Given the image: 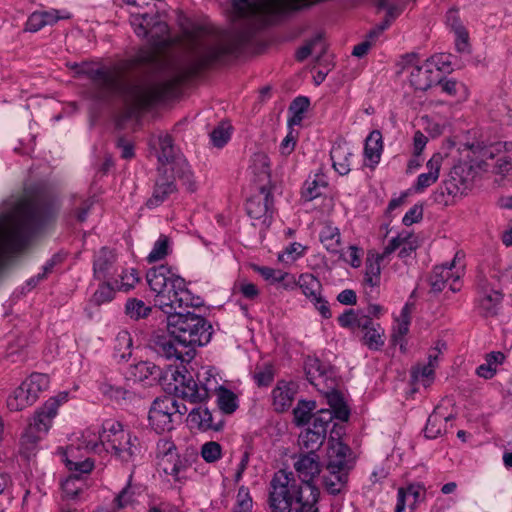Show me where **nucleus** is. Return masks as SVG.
<instances>
[{
	"mask_svg": "<svg viewBox=\"0 0 512 512\" xmlns=\"http://www.w3.org/2000/svg\"><path fill=\"white\" fill-rule=\"evenodd\" d=\"M232 4L239 17L253 19V27L233 33L220 32L202 25L184 28V46L189 64L170 79L130 81L122 73L108 68L92 69L77 63L71 65V68L89 77L95 89V98L103 100L117 95L126 106L128 115L132 116L172 94L180 83L200 69L237 53L251 40L257 27L268 25L275 19V0H232Z\"/></svg>",
	"mask_w": 512,
	"mask_h": 512,
	"instance_id": "f257e3e1",
	"label": "nucleus"
},
{
	"mask_svg": "<svg viewBox=\"0 0 512 512\" xmlns=\"http://www.w3.org/2000/svg\"><path fill=\"white\" fill-rule=\"evenodd\" d=\"M146 279L150 289L155 293V306L165 314L200 304L199 299L195 300L186 288L185 280L168 266L160 265L151 268L146 274Z\"/></svg>",
	"mask_w": 512,
	"mask_h": 512,
	"instance_id": "f03ea898",
	"label": "nucleus"
},
{
	"mask_svg": "<svg viewBox=\"0 0 512 512\" xmlns=\"http://www.w3.org/2000/svg\"><path fill=\"white\" fill-rule=\"evenodd\" d=\"M84 437L87 441L86 448L94 452H100L104 449L124 463L134 461L140 451L138 438L124 430L123 426L114 420H106L102 424V429L99 431L97 438L88 439L90 430L86 431Z\"/></svg>",
	"mask_w": 512,
	"mask_h": 512,
	"instance_id": "7ed1b4c3",
	"label": "nucleus"
},
{
	"mask_svg": "<svg viewBox=\"0 0 512 512\" xmlns=\"http://www.w3.org/2000/svg\"><path fill=\"white\" fill-rule=\"evenodd\" d=\"M167 329L182 348H192L193 355L196 346L206 345L212 337V326L205 318L180 310L167 314Z\"/></svg>",
	"mask_w": 512,
	"mask_h": 512,
	"instance_id": "20e7f679",
	"label": "nucleus"
},
{
	"mask_svg": "<svg viewBox=\"0 0 512 512\" xmlns=\"http://www.w3.org/2000/svg\"><path fill=\"white\" fill-rule=\"evenodd\" d=\"M130 22L135 33L140 37H147L148 43L155 51H160L170 44L168 26L156 14L151 15L147 11L132 12Z\"/></svg>",
	"mask_w": 512,
	"mask_h": 512,
	"instance_id": "39448f33",
	"label": "nucleus"
},
{
	"mask_svg": "<svg viewBox=\"0 0 512 512\" xmlns=\"http://www.w3.org/2000/svg\"><path fill=\"white\" fill-rule=\"evenodd\" d=\"M298 482L293 472L277 471L269 486L268 505L271 512H291Z\"/></svg>",
	"mask_w": 512,
	"mask_h": 512,
	"instance_id": "423d86ee",
	"label": "nucleus"
},
{
	"mask_svg": "<svg viewBox=\"0 0 512 512\" xmlns=\"http://www.w3.org/2000/svg\"><path fill=\"white\" fill-rule=\"evenodd\" d=\"M57 414V401L48 400L44 406L35 413L22 436L21 444L27 452H32L38 441L47 434L53 418Z\"/></svg>",
	"mask_w": 512,
	"mask_h": 512,
	"instance_id": "0eeeda50",
	"label": "nucleus"
},
{
	"mask_svg": "<svg viewBox=\"0 0 512 512\" xmlns=\"http://www.w3.org/2000/svg\"><path fill=\"white\" fill-rule=\"evenodd\" d=\"M485 159L481 157V161L476 165L471 162H460L454 165L448 177L444 180L445 189L449 196L464 194L471 189L479 170H487L489 166L483 163Z\"/></svg>",
	"mask_w": 512,
	"mask_h": 512,
	"instance_id": "6e6552de",
	"label": "nucleus"
},
{
	"mask_svg": "<svg viewBox=\"0 0 512 512\" xmlns=\"http://www.w3.org/2000/svg\"><path fill=\"white\" fill-rule=\"evenodd\" d=\"M157 458L159 469L172 476L175 481L184 478L186 470L191 466L188 456H180L174 443L164 438L157 442Z\"/></svg>",
	"mask_w": 512,
	"mask_h": 512,
	"instance_id": "1a4fd4ad",
	"label": "nucleus"
},
{
	"mask_svg": "<svg viewBox=\"0 0 512 512\" xmlns=\"http://www.w3.org/2000/svg\"><path fill=\"white\" fill-rule=\"evenodd\" d=\"M159 146L160 153L158 160L163 164H171V172L173 173L174 178H179L183 181V184L187 186V189L194 191L195 185L190 167L184 158L175 154V149L171 137L169 135L160 137Z\"/></svg>",
	"mask_w": 512,
	"mask_h": 512,
	"instance_id": "9d476101",
	"label": "nucleus"
},
{
	"mask_svg": "<svg viewBox=\"0 0 512 512\" xmlns=\"http://www.w3.org/2000/svg\"><path fill=\"white\" fill-rule=\"evenodd\" d=\"M403 69L409 73L410 84L420 91H426L435 82L434 68L440 63L435 57L419 64L415 54H409L402 59Z\"/></svg>",
	"mask_w": 512,
	"mask_h": 512,
	"instance_id": "9b49d317",
	"label": "nucleus"
},
{
	"mask_svg": "<svg viewBox=\"0 0 512 512\" xmlns=\"http://www.w3.org/2000/svg\"><path fill=\"white\" fill-rule=\"evenodd\" d=\"M470 149L485 160V166H491L488 160L496 159L493 165L494 172L497 174L512 173V143H495L490 146L481 147L480 144H472Z\"/></svg>",
	"mask_w": 512,
	"mask_h": 512,
	"instance_id": "f8f14e48",
	"label": "nucleus"
},
{
	"mask_svg": "<svg viewBox=\"0 0 512 512\" xmlns=\"http://www.w3.org/2000/svg\"><path fill=\"white\" fill-rule=\"evenodd\" d=\"M174 380L176 382L175 392L183 400L198 404L209 398V389L206 385H199L189 372L182 373L177 370L174 374Z\"/></svg>",
	"mask_w": 512,
	"mask_h": 512,
	"instance_id": "ddd939ff",
	"label": "nucleus"
},
{
	"mask_svg": "<svg viewBox=\"0 0 512 512\" xmlns=\"http://www.w3.org/2000/svg\"><path fill=\"white\" fill-rule=\"evenodd\" d=\"M151 346L158 355L167 359L175 358L182 362H188L194 357L193 349L182 348L171 333L154 335L151 339Z\"/></svg>",
	"mask_w": 512,
	"mask_h": 512,
	"instance_id": "4468645a",
	"label": "nucleus"
},
{
	"mask_svg": "<svg viewBox=\"0 0 512 512\" xmlns=\"http://www.w3.org/2000/svg\"><path fill=\"white\" fill-rule=\"evenodd\" d=\"M320 491L312 483H298L293 500L294 512H319Z\"/></svg>",
	"mask_w": 512,
	"mask_h": 512,
	"instance_id": "2eb2a0df",
	"label": "nucleus"
},
{
	"mask_svg": "<svg viewBox=\"0 0 512 512\" xmlns=\"http://www.w3.org/2000/svg\"><path fill=\"white\" fill-rule=\"evenodd\" d=\"M116 255L115 253L103 247L94 256L93 273L97 280H113L115 279Z\"/></svg>",
	"mask_w": 512,
	"mask_h": 512,
	"instance_id": "dca6fc26",
	"label": "nucleus"
},
{
	"mask_svg": "<svg viewBox=\"0 0 512 512\" xmlns=\"http://www.w3.org/2000/svg\"><path fill=\"white\" fill-rule=\"evenodd\" d=\"M272 195L264 186L260 188L259 193L250 197L246 203L247 214L253 219H263L266 223L271 213Z\"/></svg>",
	"mask_w": 512,
	"mask_h": 512,
	"instance_id": "f3484780",
	"label": "nucleus"
},
{
	"mask_svg": "<svg viewBox=\"0 0 512 512\" xmlns=\"http://www.w3.org/2000/svg\"><path fill=\"white\" fill-rule=\"evenodd\" d=\"M350 454V448L340 441H332L328 450L329 472H346L351 469L347 456Z\"/></svg>",
	"mask_w": 512,
	"mask_h": 512,
	"instance_id": "a211bd4d",
	"label": "nucleus"
},
{
	"mask_svg": "<svg viewBox=\"0 0 512 512\" xmlns=\"http://www.w3.org/2000/svg\"><path fill=\"white\" fill-rule=\"evenodd\" d=\"M439 354L440 350L434 348L428 355V363H419L412 368L411 378L414 384H421L424 387L430 386L434 380Z\"/></svg>",
	"mask_w": 512,
	"mask_h": 512,
	"instance_id": "6ab92c4d",
	"label": "nucleus"
},
{
	"mask_svg": "<svg viewBox=\"0 0 512 512\" xmlns=\"http://www.w3.org/2000/svg\"><path fill=\"white\" fill-rule=\"evenodd\" d=\"M294 468L301 479V483H312V480L321 471L319 456L313 452L300 454L294 463Z\"/></svg>",
	"mask_w": 512,
	"mask_h": 512,
	"instance_id": "aec40b11",
	"label": "nucleus"
},
{
	"mask_svg": "<svg viewBox=\"0 0 512 512\" xmlns=\"http://www.w3.org/2000/svg\"><path fill=\"white\" fill-rule=\"evenodd\" d=\"M501 302L502 294L500 291L486 285L482 286L477 306L479 314L486 318L497 315Z\"/></svg>",
	"mask_w": 512,
	"mask_h": 512,
	"instance_id": "412c9836",
	"label": "nucleus"
},
{
	"mask_svg": "<svg viewBox=\"0 0 512 512\" xmlns=\"http://www.w3.org/2000/svg\"><path fill=\"white\" fill-rule=\"evenodd\" d=\"M160 376V368L149 361H140L131 365L126 373L128 380L134 382H146L151 385Z\"/></svg>",
	"mask_w": 512,
	"mask_h": 512,
	"instance_id": "4be33fe9",
	"label": "nucleus"
},
{
	"mask_svg": "<svg viewBox=\"0 0 512 512\" xmlns=\"http://www.w3.org/2000/svg\"><path fill=\"white\" fill-rule=\"evenodd\" d=\"M443 160L444 157L440 153H435L429 159V161L426 164L428 172L420 174L414 185V189L416 192L424 191L426 188L430 187L438 180Z\"/></svg>",
	"mask_w": 512,
	"mask_h": 512,
	"instance_id": "5701e85b",
	"label": "nucleus"
},
{
	"mask_svg": "<svg viewBox=\"0 0 512 512\" xmlns=\"http://www.w3.org/2000/svg\"><path fill=\"white\" fill-rule=\"evenodd\" d=\"M174 178L162 175L155 183L152 196L147 200L146 205L149 208H155L161 205L168 197L176 192Z\"/></svg>",
	"mask_w": 512,
	"mask_h": 512,
	"instance_id": "b1692460",
	"label": "nucleus"
},
{
	"mask_svg": "<svg viewBox=\"0 0 512 512\" xmlns=\"http://www.w3.org/2000/svg\"><path fill=\"white\" fill-rule=\"evenodd\" d=\"M295 394L293 384L279 381L272 391L274 409L278 412L286 411L292 405Z\"/></svg>",
	"mask_w": 512,
	"mask_h": 512,
	"instance_id": "393cba45",
	"label": "nucleus"
},
{
	"mask_svg": "<svg viewBox=\"0 0 512 512\" xmlns=\"http://www.w3.org/2000/svg\"><path fill=\"white\" fill-rule=\"evenodd\" d=\"M319 239L328 252L334 255H339L340 258L342 257L341 235L337 227L325 224L320 231Z\"/></svg>",
	"mask_w": 512,
	"mask_h": 512,
	"instance_id": "a878e982",
	"label": "nucleus"
},
{
	"mask_svg": "<svg viewBox=\"0 0 512 512\" xmlns=\"http://www.w3.org/2000/svg\"><path fill=\"white\" fill-rule=\"evenodd\" d=\"M424 494V489L419 484H411L406 488H399L397 495V504L395 512H402L405 509L406 502L413 508Z\"/></svg>",
	"mask_w": 512,
	"mask_h": 512,
	"instance_id": "bb28decb",
	"label": "nucleus"
},
{
	"mask_svg": "<svg viewBox=\"0 0 512 512\" xmlns=\"http://www.w3.org/2000/svg\"><path fill=\"white\" fill-rule=\"evenodd\" d=\"M452 418L451 415H444L440 407H436L429 416L424 429L425 437L435 439L442 434L446 428V423Z\"/></svg>",
	"mask_w": 512,
	"mask_h": 512,
	"instance_id": "cd10ccee",
	"label": "nucleus"
},
{
	"mask_svg": "<svg viewBox=\"0 0 512 512\" xmlns=\"http://www.w3.org/2000/svg\"><path fill=\"white\" fill-rule=\"evenodd\" d=\"M364 332L362 341L370 350H380L384 346V329L380 324L370 318L367 328H361Z\"/></svg>",
	"mask_w": 512,
	"mask_h": 512,
	"instance_id": "c85d7f7f",
	"label": "nucleus"
},
{
	"mask_svg": "<svg viewBox=\"0 0 512 512\" xmlns=\"http://www.w3.org/2000/svg\"><path fill=\"white\" fill-rule=\"evenodd\" d=\"M352 153L348 147L342 144H336L332 147L330 157L333 163L334 169L340 175H346L350 171V157Z\"/></svg>",
	"mask_w": 512,
	"mask_h": 512,
	"instance_id": "c756f323",
	"label": "nucleus"
},
{
	"mask_svg": "<svg viewBox=\"0 0 512 512\" xmlns=\"http://www.w3.org/2000/svg\"><path fill=\"white\" fill-rule=\"evenodd\" d=\"M383 151L382 135L380 131H372L366 138L364 155L372 165L378 164Z\"/></svg>",
	"mask_w": 512,
	"mask_h": 512,
	"instance_id": "7c9ffc66",
	"label": "nucleus"
},
{
	"mask_svg": "<svg viewBox=\"0 0 512 512\" xmlns=\"http://www.w3.org/2000/svg\"><path fill=\"white\" fill-rule=\"evenodd\" d=\"M338 322L340 326L355 331L356 329L367 328L370 317L361 311L349 309L338 317Z\"/></svg>",
	"mask_w": 512,
	"mask_h": 512,
	"instance_id": "2f4dec72",
	"label": "nucleus"
},
{
	"mask_svg": "<svg viewBox=\"0 0 512 512\" xmlns=\"http://www.w3.org/2000/svg\"><path fill=\"white\" fill-rule=\"evenodd\" d=\"M260 275L270 283H282L286 289H294L296 280L294 276L282 270H276L269 267H257Z\"/></svg>",
	"mask_w": 512,
	"mask_h": 512,
	"instance_id": "473e14b6",
	"label": "nucleus"
},
{
	"mask_svg": "<svg viewBox=\"0 0 512 512\" xmlns=\"http://www.w3.org/2000/svg\"><path fill=\"white\" fill-rule=\"evenodd\" d=\"M149 411H155L160 414H165L172 417L178 414L179 417H181L188 410L187 408H184V410H179L178 400H176L173 396H164L162 398L155 399Z\"/></svg>",
	"mask_w": 512,
	"mask_h": 512,
	"instance_id": "72a5a7b5",
	"label": "nucleus"
},
{
	"mask_svg": "<svg viewBox=\"0 0 512 512\" xmlns=\"http://www.w3.org/2000/svg\"><path fill=\"white\" fill-rule=\"evenodd\" d=\"M504 359L505 355L499 351L487 354L485 362L476 369L477 375L485 379H491L496 374L498 366L503 363Z\"/></svg>",
	"mask_w": 512,
	"mask_h": 512,
	"instance_id": "f704fd0d",
	"label": "nucleus"
},
{
	"mask_svg": "<svg viewBox=\"0 0 512 512\" xmlns=\"http://www.w3.org/2000/svg\"><path fill=\"white\" fill-rule=\"evenodd\" d=\"M326 435L323 431H317L316 429L309 427L299 436V443L301 447L308 450L307 453H316V450L323 444Z\"/></svg>",
	"mask_w": 512,
	"mask_h": 512,
	"instance_id": "c9c22d12",
	"label": "nucleus"
},
{
	"mask_svg": "<svg viewBox=\"0 0 512 512\" xmlns=\"http://www.w3.org/2000/svg\"><path fill=\"white\" fill-rule=\"evenodd\" d=\"M35 402L34 399H31L30 394H28V390L24 387V384L16 388L13 393L7 399V407L11 411H20Z\"/></svg>",
	"mask_w": 512,
	"mask_h": 512,
	"instance_id": "e433bc0d",
	"label": "nucleus"
},
{
	"mask_svg": "<svg viewBox=\"0 0 512 512\" xmlns=\"http://www.w3.org/2000/svg\"><path fill=\"white\" fill-rule=\"evenodd\" d=\"M299 287L303 294L309 298L311 301L316 299L320 295L321 283L320 281L312 274L306 273L302 274L299 277V280L296 281L295 287Z\"/></svg>",
	"mask_w": 512,
	"mask_h": 512,
	"instance_id": "4c0bfd02",
	"label": "nucleus"
},
{
	"mask_svg": "<svg viewBox=\"0 0 512 512\" xmlns=\"http://www.w3.org/2000/svg\"><path fill=\"white\" fill-rule=\"evenodd\" d=\"M28 390L31 399L37 400L39 393L46 390L49 386V377L42 373H33L25 381L22 382Z\"/></svg>",
	"mask_w": 512,
	"mask_h": 512,
	"instance_id": "58836bf2",
	"label": "nucleus"
},
{
	"mask_svg": "<svg viewBox=\"0 0 512 512\" xmlns=\"http://www.w3.org/2000/svg\"><path fill=\"white\" fill-rule=\"evenodd\" d=\"M132 344L133 341L130 333L127 331H120L115 338V357L119 358L120 360H127L132 354Z\"/></svg>",
	"mask_w": 512,
	"mask_h": 512,
	"instance_id": "ea45409f",
	"label": "nucleus"
},
{
	"mask_svg": "<svg viewBox=\"0 0 512 512\" xmlns=\"http://www.w3.org/2000/svg\"><path fill=\"white\" fill-rule=\"evenodd\" d=\"M452 266H437L430 276V285L432 291L441 292L448 280L452 277Z\"/></svg>",
	"mask_w": 512,
	"mask_h": 512,
	"instance_id": "a19ab883",
	"label": "nucleus"
},
{
	"mask_svg": "<svg viewBox=\"0 0 512 512\" xmlns=\"http://www.w3.org/2000/svg\"><path fill=\"white\" fill-rule=\"evenodd\" d=\"M98 289L93 294V302L97 305L107 303L113 300L115 292L118 291L115 285V280H102Z\"/></svg>",
	"mask_w": 512,
	"mask_h": 512,
	"instance_id": "79ce46f5",
	"label": "nucleus"
},
{
	"mask_svg": "<svg viewBox=\"0 0 512 512\" xmlns=\"http://www.w3.org/2000/svg\"><path fill=\"white\" fill-rule=\"evenodd\" d=\"M151 312V307L142 300L129 298L125 304V313L132 320L146 318Z\"/></svg>",
	"mask_w": 512,
	"mask_h": 512,
	"instance_id": "37998d69",
	"label": "nucleus"
},
{
	"mask_svg": "<svg viewBox=\"0 0 512 512\" xmlns=\"http://www.w3.org/2000/svg\"><path fill=\"white\" fill-rule=\"evenodd\" d=\"M326 188V182L323 177L315 175L313 179H308L302 189V197L305 201H312L322 194Z\"/></svg>",
	"mask_w": 512,
	"mask_h": 512,
	"instance_id": "c03bdc74",
	"label": "nucleus"
},
{
	"mask_svg": "<svg viewBox=\"0 0 512 512\" xmlns=\"http://www.w3.org/2000/svg\"><path fill=\"white\" fill-rule=\"evenodd\" d=\"M380 261L382 260L378 257L375 259L368 257L366 260L364 283L370 287L378 286L380 283Z\"/></svg>",
	"mask_w": 512,
	"mask_h": 512,
	"instance_id": "a18cd8bd",
	"label": "nucleus"
},
{
	"mask_svg": "<svg viewBox=\"0 0 512 512\" xmlns=\"http://www.w3.org/2000/svg\"><path fill=\"white\" fill-rule=\"evenodd\" d=\"M148 419L151 427L157 433L170 431L173 428L174 417L172 416L160 414L155 411H149Z\"/></svg>",
	"mask_w": 512,
	"mask_h": 512,
	"instance_id": "49530a36",
	"label": "nucleus"
},
{
	"mask_svg": "<svg viewBox=\"0 0 512 512\" xmlns=\"http://www.w3.org/2000/svg\"><path fill=\"white\" fill-rule=\"evenodd\" d=\"M348 480V473L346 472H330V475L325 477L324 484L330 494H339L345 487Z\"/></svg>",
	"mask_w": 512,
	"mask_h": 512,
	"instance_id": "de8ad7c7",
	"label": "nucleus"
},
{
	"mask_svg": "<svg viewBox=\"0 0 512 512\" xmlns=\"http://www.w3.org/2000/svg\"><path fill=\"white\" fill-rule=\"evenodd\" d=\"M218 406L224 413L231 414L237 408L236 395L223 387H220L217 393Z\"/></svg>",
	"mask_w": 512,
	"mask_h": 512,
	"instance_id": "09e8293b",
	"label": "nucleus"
},
{
	"mask_svg": "<svg viewBox=\"0 0 512 512\" xmlns=\"http://www.w3.org/2000/svg\"><path fill=\"white\" fill-rule=\"evenodd\" d=\"M170 251V239L166 235H160L155 242L152 251L147 256L149 263L164 259Z\"/></svg>",
	"mask_w": 512,
	"mask_h": 512,
	"instance_id": "8fccbe9b",
	"label": "nucleus"
},
{
	"mask_svg": "<svg viewBox=\"0 0 512 512\" xmlns=\"http://www.w3.org/2000/svg\"><path fill=\"white\" fill-rule=\"evenodd\" d=\"M114 280L118 291L127 292L134 288L136 283L139 281V277L134 269H131L129 272L122 270Z\"/></svg>",
	"mask_w": 512,
	"mask_h": 512,
	"instance_id": "3c124183",
	"label": "nucleus"
},
{
	"mask_svg": "<svg viewBox=\"0 0 512 512\" xmlns=\"http://www.w3.org/2000/svg\"><path fill=\"white\" fill-rule=\"evenodd\" d=\"M409 324V305L406 304L401 312V320L398 321L397 326L393 329L392 341L394 344H398L399 341L408 333Z\"/></svg>",
	"mask_w": 512,
	"mask_h": 512,
	"instance_id": "603ef678",
	"label": "nucleus"
},
{
	"mask_svg": "<svg viewBox=\"0 0 512 512\" xmlns=\"http://www.w3.org/2000/svg\"><path fill=\"white\" fill-rule=\"evenodd\" d=\"M314 401H300L297 407L294 409V417L298 425H303L309 422L311 412L315 409Z\"/></svg>",
	"mask_w": 512,
	"mask_h": 512,
	"instance_id": "864d4df0",
	"label": "nucleus"
},
{
	"mask_svg": "<svg viewBox=\"0 0 512 512\" xmlns=\"http://www.w3.org/2000/svg\"><path fill=\"white\" fill-rule=\"evenodd\" d=\"M252 504L253 502L249 489L245 486H241L238 489L236 504L233 512H251Z\"/></svg>",
	"mask_w": 512,
	"mask_h": 512,
	"instance_id": "5fc2aeb1",
	"label": "nucleus"
},
{
	"mask_svg": "<svg viewBox=\"0 0 512 512\" xmlns=\"http://www.w3.org/2000/svg\"><path fill=\"white\" fill-rule=\"evenodd\" d=\"M313 422L311 427L317 431H323L326 435L327 428L330 422L333 420V413L330 409H321L315 415L312 416Z\"/></svg>",
	"mask_w": 512,
	"mask_h": 512,
	"instance_id": "6e6d98bb",
	"label": "nucleus"
},
{
	"mask_svg": "<svg viewBox=\"0 0 512 512\" xmlns=\"http://www.w3.org/2000/svg\"><path fill=\"white\" fill-rule=\"evenodd\" d=\"M201 455L206 462L212 463L221 457V446L219 443L210 441L205 443L201 449Z\"/></svg>",
	"mask_w": 512,
	"mask_h": 512,
	"instance_id": "4d7b16f0",
	"label": "nucleus"
},
{
	"mask_svg": "<svg viewBox=\"0 0 512 512\" xmlns=\"http://www.w3.org/2000/svg\"><path fill=\"white\" fill-rule=\"evenodd\" d=\"M229 138V127L224 124L219 125L211 132V140L216 147H223L228 142Z\"/></svg>",
	"mask_w": 512,
	"mask_h": 512,
	"instance_id": "13d9d810",
	"label": "nucleus"
},
{
	"mask_svg": "<svg viewBox=\"0 0 512 512\" xmlns=\"http://www.w3.org/2000/svg\"><path fill=\"white\" fill-rule=\"evenodd\" d=\"M254 379L258 386H268L274 379V370L271 365H265L258 369L254 374Z\"/></svg>",
	"mask_w": 512,
	"mask_h": 512,
	"instance_id": "bf43d9fd",
	"label": "nucleus"
},
{
	"mask_svg": "<svg viewBox=\"0 0 512 512\" xmlns=\"http://www.w3.org/2000/svg\"><path fill=\"white\" fill-rule=\"evenodd\" d=\"M305 247L300 243L290 244L285 251L279 255L280 261H294L303 255Z\"/></svg>",
	"mask_w": 512,
	"mask_h": 512,
	"instance_id": "052dcab7",
	"label": "nucleus"
},
{
	"mask_svg": "<svg viewBox=\"0 0 512 512\" xmlns=\"http://www.w3.org/2000/svg\"><path fill=\"white\" fill-rule=\"evenodd\" d=\"M235 289L240 292L243 297L250 300L255 299L259 294L256 285L250 282L239 281L235 284Z\"/></svg>",
	"mask_w": 512,
	"mask_h": 512,
	"instance_id": "680f3d73",
	"label": "nucleus"
},
{
	"mask_svg": "<svg viewBox=\"0 0 512 512\" xmlns=\"http://www.w3.org/2000/svg\"><path fill=\"white\" fill-rule=\"evenodd\" d=\"M307 379L309 382L315 386H318L317 382L320 378L324 376V371L321 369L319 361H312L306 368Z\"/></svg>",
	"mask_w": 512,
	"mask_h": 512,
	"instance_id": "e2e57ef3",
	"label": "nucleus"
},
{
	"mask_svg": "<svg viewBox=\"0 0 512 512\" xmlns=\"http://www.w3.org/2000/svg\"><path fill=\"white\" fill-rule=\"evenodd\" d=\"M402 239H403V243L400 247L399 257L405 258V257L410 256L411 253L416 250L417 242L412 237V235L409 233H406L405 235L402 234Z\"/></svg>",
	"mask_w": 512,
	"mask_h": 512,
	"instance_id": "0e129e2a",
	"label": "nucleus"
},
{
	"mask_svg": "<svg viewBox=\"0 0 512 512\" xmlns=\"http://www.w3.org/2000/svg\"><path fill=\"white\" fill-rule=\"evenodd\" d=\"M317 45L322 46V38L321 36H316L313 38L310 42H308L306 45L302 46L300 49H298L296 53V58L298 61L305 60L309 55H311Z\"/></svg>",
	"mask_w": 512,
	"mask_h": 512,
	"instance_id": "69168bd1",
	"label": "nucleus"
},
{
	"mask_svg": "<svg viewBox=\"0 0 512 512\" xmlns=\"http://www.w3.org/2000/svg\"><path fill=\"white\" fill-rule=\"evenodd\" d=\"M423 217V208L418 205H414L411 207L406 214L404 215L402 222L405 226H410L418 221H420Z\"/></svg>",
	"mask_w": 512,
	"mask_h": 512,
	"instance_id": "338daca9",
	"label": "nucleus"
},
{
	"mask_svg": "<svg viewBox=\"0 0 512 512\" xmlns=\"http://www.w3.org/2000/svg\"><path fill=\"white\" fill-rule=\"evenodd\" d=\"M43 27H45L43 16H41L40 12L36 11L29 16L26 22L25 31L37 32Z\"/></svg>",
	"mask_w": 512,
	"mask_h": 512,
	"instance_id": "774afa93",
	"label": "nucleus"
}]
</instances>
